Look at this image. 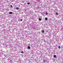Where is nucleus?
Segmentation results:
<instances>
[{"instance_id":"nucleus-1","label":"nucleus","mask_w":63,"mask_h":63,"mask_svg":"<svg viewBox=\"0 0 63 63\" xmlns=\"http://www.w3.org/2000/svg\"><path fill=\"white\" fill-rule=\"evenodd\" d=\"M9 14H13V12H10L9 13Z\"/></svg>"},{"instance_id":"nucleus-12","label":"nucleus","mask_w":63,"mask_h":63,"mask_svg":"<svg viewBox=\"0 0 63 63\" xmlns=\"http://www.w3.org/2000/svg\"><path fill=\"white\" fill-rule=\"evenodd\" d=\"M58 48H60V47L59 46H58Z\"/></svg>"},{"instance_id":"nucleus-9","label":"nucleus","mask_w":63,"mask_h":63,"mask_svg":"<svg viewBox=\"0 0 63 63\" xmlns=\"http://www.w3.org/2000/svg\"><path fill=\"white\" fill-rule=\"evenodd\" d=\"M43 61H44V63L46 62V60H44Z\"/></svg>"},{"instance_id":"nucleus-7","label":"nucleus","mask_w":63,"mask_h":63,"mask_svg":"<svg viewBox=\"0 0 63 63\" xmlns=\"http://www.w3.org/2000/svg\"><path fill=\"white\" fill-rule=\"evenodd\" d=\"M16 10H18V9H19V8L18 7H17L16 8Z\"/></svg>"},{"instance_id":"nucleus-4","label":"nucleus","mask_w":63,"mask_h":63,"mask_svg":"<svg viewBox=\"0 0 63 63\" xmlns=\"http://www.w3.org/2000/svg\"><path fill=\"white\" fill-rule=\"evenodd\" d=\"M47 17H46L45 18V20H47Z\"/></svg>"},{"instance_id":"nucleus-10","label":"nucleus","mask_w":63,"mask_h":63,"mask_svg":"<svg viewBox=\"0 0 63 63\" xmlns=\"http://www.w3.org/2000/svg\"><path fill=\"white\" fill-rule=\"evenodd\" d=\"M56 15H58V13H56Z\"/></svg>"},{"instance_id":"nucleus-6","label":"nucleus","mask_w":63,"mask_h":63,"mask_svg":"<svg viewBox=\"0 0 63 63\" xmlns=\"http://www.w3.org/2000/svg\"><path fill=\"white\" fill-rule=\"evenodd\" d=\"M42 32V33H44V32H45V31H44V30H43Z\"/></svg>"},{"instance_id":"nucleus-5","label":"nucleus","mask_w":63,"mask_h":63,"mask_svg":"<svg viewBox=\"0 0 63 63\" xmlns=\"http://www.w3.org/2000/svg\"><path fill=\"white\" fill-rule=\"evenodd\" d=\"M39 20L40 21H41V20H42V19L41 18H39Z\"/></svg>"},{"instance_id":"nucleus-3","label":"nucleus","mask_w":63,"mask_h":63,"mask_svg":"<svg viewBox=\"0 0 63 63\" xmlns=\"http://www.w3.org/2000/svg\"><path fill=\"white\" fill-rule=\"evenodd\" d=\"M54 58H56V56L55 55H54Z\"/></svg>"},{"instance_id":"nucleus-13","label":"nucleus","mask_w":63,"mask_h":63,"mask_svg":"<svg viewBox=\"0 0 63 63\" xmlns=\"http://www.w3.org/2000/svg\"><path fill=\"white\" fill-rule=\"evenodd\" d=\"M47 12H46V15H47Z\"/></svg>"},{"instance_id":"nucleus-16","label":"nucleus","mask_w":63,"mask_h":63,"mask_svg":"<svg viewBox=\"0 0 63 63\" xmlns=\"http://www.w3.org/2000/svg\"><path fill=\"white\" fill-rule=\"evenodd\" d=\"M0 63H1L0 62Z\"/></svg>"},{"instance_id":"nucleus-11","label":"nucleus","mask_w":63,"mask_h":63,"mask_svg":"<svg viewBox=\"0 0 63 63\" xmlns=\"http://www.w3.org/2000/svg\"><path fill=\"white\" fill-rule=\"evenodd\" d=\"M21 53H23V51H22L21 52Z\"/></svg>"},{"instance_id":"nucleus-14","label":"nucleus","mask_w":63,"mask_h":63,"mask_svg":"<svg viewBox=\"0 0 63 63\" xmlns=\"http://www.w3.org/2000/svg\"><path fill=\"white\" fill-rule=\"evenodd\" d=\"M11 7H12V5H10Z\"/></svg>"},{"instance_id":"nucleus-2","label":"nucleus","mask_w":63,"mask_h":63,"mask_svg":"<svg viewBox=\"0 0 63 63\" xmlns=\"http://www.w3.org/2000/svg\"><path fill=\"white\" fill-rule=\"evenodd\" d=\"M28 49H30V48H31V47H30V46H29L28 47Z\"/></svg>"},{"instance_id":"nucleus-8","label":"nucleus","mask_w":63,"mask_h":63,"mask_svg":"<svg viewBox=\"0 0 63 63\" xmlns=\"http://www.w3.org/2000/svg\"><path fill=\"white\" fill-rule=\"evenodd\" d=\"M27 4L28 5H30V3H27Z\"/></svg>"},{"instance_id":"nucleus-15","label":"nucleus","mask_w":63,"mask_h":63,"mask_svg":"<svg viewBox=\"0 0 63 63\" xmlns=\"http://www.w3.org/2000/svg\"><path fill=\"white\" fill-rule=\"evenodd\" d=\"M20 21H22V19H21L20 20Z\"/></svg>"}]
</instances>
